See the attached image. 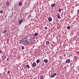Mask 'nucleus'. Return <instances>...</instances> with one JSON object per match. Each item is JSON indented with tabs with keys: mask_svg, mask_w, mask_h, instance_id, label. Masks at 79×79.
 I'll use <instances>...</instances> for the list:
<instances>
[{
	"mask_svg": "<svg viewBox=\"0 0 79 79\" xmlns=\"http://www.w3.org/2000/svg\"><path fill=\"white\" fill-rule=\"evenodd\" d=\"M48 20L49 21H52V17H49L48 18Z\"/></svg>",
	"mask_w": 79,
	"mask_h": 79,
	"instance_id": "obj_8",
	"label": "nucleus"
},
{
	"mask_svg": "<svg viewBox=\"0 0 79 79\" xmlns=\"http://www.w3.org/2000/svg\"><path fill=\"white\" fill-rule=\"evenodd\" d=\"M44 66V64H42V66Z\"/></svg>",
	"mask_w": 79,
	"mask_h": 79,
	"instance_id": "obj_34",
	"label": "nucleus"
},
{
	"mask_svg": "<svg viewBox=\"0 0 79 79\" xmlns=\"http://www.w3.org/2000/svg\"><path fill=\"white\" fill-rule=\"evenodd\" d=\"M23 40H20L19 42V44H22V42H23Z\"/></svg>",
	"mask_w": 79,
	"mask_h": 79,
	"instance_id": "obj_15",
	"label": "nucleus"
},
{
	"mask_svg": "<svg viewBox=\"0 0 79 79\" xmlns=\"http://www.w3.org/2000/svg\"><path fill=\"white\" fill-rule=\"evenodd\" d=\"M67 29H70V27L69 26L67 27Z\"/></svg>",
	"mask_w": 79,
	"mask_h": 79,
	"instance_id": "obj_25",
	"label": "nucleus"
},
{
	"mask_svg": "<svg viewBox=\"0 0 79 79\" xmlns=\"http://www.w3.org/2000/svg\"><path fill=\"white\" fill-rule=\"evenodd\" d=\"M36 62L37 63H39V59L37 60Z\"/></svg>",
	"mask_w": 79,
	"mask_h": 79,
	"instance_id": "obj_19",
	"label": "nucleus"
},
{
	"mask_svg": "<svg viewBox=\"0 0 79 79\" xmlns=\"http://www.w3.org/2000/svg\"><path fill=\"white\" fill-rule=\"evenodd\" d=\"M3 10H1L0 11V13H1V14H3Z\"/></svg>",
	"mask_w": 79,
	"mask_h": 79,
	"instance_id": "obj_20",
	"label": "nucleus"
},
{
	"mask_svg": "<svg viewBox=\"0 0 79 79\" xmlns=\"http://www.w3.org/2000/svg\"><path fill=\"white\" fill-rule=\"evenodd\" d=\"M43 78H44V77H43V76H41L40 77V79H43Z\"/></svg>",
	"mask_w": 79,
	"mask_h": 79,
	"instance_id": "obj_21",
	"label": "nucleus"
},
{
	"mask_svg": "<svg viewBox=\"0 0 79 79\" xmlns=\"http://www.w3.org/2000/svg\"><path fill=\"white\" fill-rule=\"evenodd\" d=\"M77 56H74V58L76 60V59H77Z\"/></svg>",
	"mask_w": 79,
	"mask_h": 79,
	"instance_id": "obj_22",
	"label": "nucleus"
},
{
	"mask_svg": "<svg viewBox=\"0 0 79 79\" xmlns=\"http://www.w3.org/2000/svg\"><path fill=\"white\" fill-rule=\"evenodd\" d=\"M44 61L45 63H48V60L47 59H45L44 60Z\"/></svg>",
	"mask_w": 79,
	"mask_h": 79,
	"instance_id": "obj_12",
	"label": "nucleus"
},
{
	"mask_svg": "<svg viewBox=\"0 0 79 79\" xmlns=\"http://www.w3.org/2000/svg\"><path fill=\"white\" fill-rule=\"evenodd\" d=\"M7 42H9V39H7Z\"/></svg>",
	"mask_w": 79,
	"mask_h": 79,
	"instance_id": "obj_31",
	"label": "nucleus"
},
{
	"mask_svg": "<svg viewBox=\"0 0 79 79\" xmlns=\"http://www.w3.org/2000/svg\"><path fill=\"white\" fill-rule=\"evenodd\" d=\"M32 66H33V67H35V66H36V64H35V63H33L32 64Z\"/></svg>",
	"mask_w": 79,
	"mask_h": 79,
	"instance_id": "obj_9",
	"label": "nucleus"
},
{
	"mask_svg": "<svg viewBox=\"0 0 79 79\" xmlns=\"http://www.w3.org/2000/svg\"><path fill=\"white\" fill-rule=\"evenodd\" d=\"M77 12L78 14L79 13V9L77 10Z\"/></svg>",
	"mask_w": 79,
	"mask_h": 79,
	"instance_id": "obj_29",
	"label": "nucleus"
},
{
	"mask_svg": "<svg viewBox=\"0 0 79 79\" xmlns=\"http://www.w3.org/2000/svg\"><path fill=\"white\" fill-rule=\"evenodd\" d=\"M59 12H61V9H60V8H59Z\"/></svg>",
	"mask_w": 79,
	"mask_h": 79,
	"instance_id": "obj_23",
	"label": "nucleus"
},
{
	"mask_svg": "<svg viewBox=\"0 0 79 79\" xmlns=\"http://www.w3.org/2000/svg\"><path fill=\"white\" fill-rule=\"evenodd\" d=\"M31 38L32 39H34L35 38V35H31Z\"/></svg>",
	"mask_w": 79,
	"mask_h": 79,
	"instance_id": "obj_2",
	"label": "nucleus"
},
{
	"mask_svg": "<svg viewBox=\"0 0 79 79\" xmlns=\"http://www.w3.org/2000/svg\"><path fill=\"white\" fill-rule=\"evenodd\" d=\"M55 3H53V4H52L51 5V7L52 8H53V7H54V6H55Z\"/></svg>",
	"mask_w": 79,
	"mask_h": 79,
	"instance_id": "obj_10",
	"label": "nucleus"
},
{
	"mask_svg": "<svg viewBox=\"0 0 79 79\" xmlns=\"http://www.w3.org/2000/svg\"><path fill=\"white\" fill-rule=\"evenodd\" d=\"M23 42L25 43V45H29V41H28V39L27 38H24L23 39Z\"/></svg>",
	"mask_w": 79,
	"mask_h": 79,
	"instance_id": "obj_1",
	"label": "nucleus"
},
{
	"mask_svg": "<svg viewBox=\"0 0 79 79\" xmlns=\"http://www.w3.org/2000/svg\"><path fill=\"white\" fill-rule=\"evenodd\" d=\"M1 35V34L0 33V36Z\"/></svg>",
	"mask_w": 79,
	"mask_h": 79,
	"instance_id": "obj_35",
	"label": "nucleus"
},
{
	"mask_svg": "<svg viewBox=\"0 0 79 79\" xmlns=\"http://www.w3.org/2000/svg\"><path fill=\"white\" fill-rule=\"evenodd\" d=\"M9 60V58L8 57H7V61H8Z\"/></svg>",
	"mask_w": 79,
	"mask_h": 79,
	"instance_id": "obj_27",
	"label": "nucleus"
},
{
	"mask_svg": "<svg viewBox=\"0 0 79 79\" xmlns=\"http://www.w3.org/2000/svg\"><path fill=\"white\" fill-rule=\"evenodd\" d=\"M70 62H71V61L69 59H68L66 61L67 63H69Z\"/></svg>",
	"mask_w": 79,
	"mask_h": 79,
	"instance_id": "obj_6",
	"label": "nucleus"
},
{
	"mask_svg": "<svg viewBox=\"0 0 79 79\" xmlns=\"http://www.w3.org/2000/svg\"><path fill=\"white\" fill-rule=\"evenodd\" d=\"M23 20L22 19L19 21V24H21V23H23Z\"/></svg>",
	"mask_w": 79,
	"mask_h": 79,
	"instance_id": "obj_4",
	"label": "nucleus"
},
{
	"mask_svg": "<svg viewBox=\"0 0 79 79\" xmlns=\"http://www.w3.org/2000/svg\"><path fill=\"white\" fill-rule=\"evenodd\" d=\"M56 75V73H55L51 76V77H54Z\"/></svg>",
	"mask_w": 79,
	"mask_h": 79,
	"instance_id": "obj_3",
	"label": "nucleus"
},
{
	"mask_svg": "<svg viewBox=\"0 0 79 79\" xmlns=\"http://www.w3.org/2000/svg\"><path fill=\"white\" fill-rule=\"evenodd\" d=\"M35 36H37L38 34H37V33H35Z\"/></svg>",
	"mask_w": 79,
	"mask_h": 79,
	"instance_id": "obj_24",
	"label": "nucleus"
},
{
	"mask_svg": "<svg viewBox=\"0 0 79 79\" xmlns=\"http://www.w3.org/2000/svg\"><path fill=\"white\" fill-rule=\"evenodd\" d=\"M77 40L78 41H79V38H77Z\"/></svg>",
	"mask_w": 79,
	"mask_h": 79,
	"instance_id": "obj_30",
	"label": "nucleus"
},
{
	"mask_svg": "<svg viewBox=\"0 0 79 79\" xmlns=\"http://www.w3.org/2000/svg\"><path fill=\"white\" fill-rule=\"evenodd\" d=\"M6 6H9V5L10 4V3H9V2H6Z\"/></svg>",
	"mask_w": 79,
	"mask_h": 79,
	"instance_id": "obj_13",
	"label": "nucleus"
},
{
	"mask_svg": "<svg viewBox=\"0 0 79 79\" xmlns=\"http://www.w3.org/2000/svg\"><path fill=\"white\" fill-rule=\"evenodd\" d=\"M43 64H44L43 63Z\"/></svg>",
	"mask_w": 79,
	"mask_h": 79,
	"instance_id": "obj_37",
	"label": "nucleus"
},
{
	"mask_svg": "<svg viewBox=\"0 0 79 79\" xmlns=\"http://www.w3.org/2000/svg\"><path fill=\"white\" fill-rule=\"evenodd\" d=\"M22 4H23V3H22V2H19V6H21L22 5Z\"/></svg>",
	"mask_w": 79,
	"mask_h": 79,
	"instance_id": "obj_7",
	"label": "nucleus"
},
{
	"mask_svg": "<svg viewBox=\"0 0 79 79\" xmlns=\"http://www.w3.org/2000/svg\"><path fill=\"white\" fill-rule=\"evenodd\" d=\"M2 55H4V54H3V53H2Z\"/></svg>",
	"mask_w": 79,
	"mask_h": 79,
	"instance_id": "obj_36",
	"label": "nucleus"
},
{
	"mask_svg": "<svg viewBox=\"0 0 79 79\" xmlns=\"http://www.w3.org/2000/svg\"><path fill=\"white\" fill-rule=\"evenodd\" d=\"M44 29H46V30L47 29V27H44Z\"/></svg>",
	"mask_w": 79,
	"mask_h": 79,
	"instance_id": "obj_28",
	"label": "nucleus"
},
{
	"mask_svg": "<svg viewBox=\"0 0 79 79\" xmlns=\"http://www.w3.org/2000/svg\"><path fill=\"white\" fill-rule=\"evenodd\" d=\"M57 17L58 18V19H60V15L59 14H58L57 15Z\"/></svg>",
	"mask_w": 79,
	"mask_h": 79,
	"instance_id": "obj_5",
	"label": "nucleus"
},
{
	"mask_svg": "<svg viewBox=\"0 0 79 79\" xmlns=\"http://www.w3.org/2000/svg\"><path fill=\"white\" fill-rule=\"evenodd\" d=\"M3 60H5L6 58V57L5 56V55L3 54V56H2Z\"/></svg>",
	"mask_w": 79,
	"mask_h": 79,
	"instance_id": "obj_11",
	"label": "nucleus"
},
{
	"mask_svg": "<svg viewBox=\"0 0 79 79\" xmlns=\"http://www.w3.org/2000/svg\"><path fill=\"white\" fill-rule=\"evenodd\" d=\"M29 41L30 42H32V39H29Z\"/></svg>",
	"mask_w": 79,
	"mask_h": 79,
	"instance_id": "obj_26",
	"label": "nucleus"
},
{
	"mask_svg": "<svg viewBox=\"0 0 79 79\" xmlns=\"http://www.w3.org/2000/svg\"><path fill=\"white\" fill-rule=\"evenodd\" d=\"M78 71H79V67L78 68Z\"/></svg>",
	"mask_w": 79,
	"mask_h": 79,
	"instance_id": "obj_33",
	"label": "nucleus"
},
{
	"mask_svg": "<svg viewBox=\"0 0 79 79\" xmlns=\"http://www.w3.org/2000/svg\"><path fill=\"white\" fill-rule=\"evenodd\" d=\"M0 53H2V51L1 50H0Z\"/></svg>",
	"mask_w": 79,
	"mask_h": 79,
	"instance_id": "obj_32",
	"label": "nucleus"
},
{
	"mask_svg": "<svg viewBox=\"0 0 79 79\" xmlns=\"http://www.w3.org/2000/svg\"><path fill=\"white\" fill-rule=\"evenodd\" d=\"M6 30H5L4 31H2V33L3 34H5V33H6Z\"/></svg>",
	"mask_w": 79,
	"mask_h": 79,
	"instance_id": "obj_14",
	"label": "nucleus"
},
{
	"mask_svg": "<svg viewBox=\"0 0 79 79\" xmlns=\"http://www.w3.org/2000/svg\"><path fill=\"white\" fill-rule=\"evenodd\" d=\"M24 46H22L21 49L22 50H24Z\"/></svg>",
	"mask_w": 79,
	"mask_h": 79,
	"instance_id": "obj_17",
	"label": "nucleus"
},
{
	"mask_svg": "<svg viewBox=\"0 0 79 79\" xmlns=\"http://www.w3.org/2000/svg\"><path fill=\"white\" fill-rule=\"evenodd\" d=\"M49 43H50V42L48 41H47L46 42V45H48V44H49Z\"/></svg>",
	"mask_w": 79,
	"mask_h": 79,
	"instance_id": "obj_16",
	"label": "nucleus"
},
{
	"mask_svg": "<svg viewBox=\"0 0 79 79\" xmlns=\"http://www.w3.org/2000/svg\"><path fill=\"white\" fill-rule=\"evenodd\" d=\"M26 67L27 68V69H29V68L30 67L29 66V65H27L26 66Z\"/></svg>",
	"mask_w": 79,
	"mask_h": 79,
	"instance_id": "obj_18",
	"label": "nucleus"
}]
</instances>
